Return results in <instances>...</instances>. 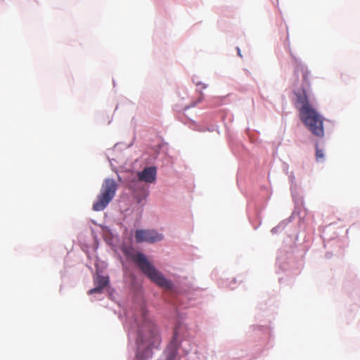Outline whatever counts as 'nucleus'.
<instances>
[{
    "label": "nucleus",
    "instance_id": "1",
    "mask_svg": "<svg viewBox=\"0 0 360 360\" xmlns=\"http://www.w3.org/2000/svg\"><path fill=\"white\" fill-rule=\"evenodd\" d=\"M300 72L302 77L301 91H295L296 99L295 105L299 110L300 118L307 128L315 136L323 137L324 136L323 117L309 103L307 91L311 86L310 72L302 64H297L295 73Z\"/></svg>",
    "mask_w": 360,
    "mask_h": 360
},
{
    "label": "nucleus",
    "instance_id": "2",
    "mask_svg": "<svg viewBox=\"0 0 360 360\" xmlns=\"http://www.w3.org/2000/svg\"><path fill=\"white\" fill-rule=\"evenodd\" d=\"M134 322L137 328V342L146 344L147 347H157L160 343L158 330L144 307L136 314Z\"/></svg>",
    "mask_w": 360,
    "mask_h": 360
},
{
    "label": "nucleus",
    "instance_id": "3",
    "mask_svg": "<svg viewBox=\"0 0 360 360\" xmlns=\"http://www.w3.org/2000/svg\"><path fill=\"white\" fill-rule=\"evenodd\" d=\"M125 255L129 257L151 281L157 285L166 290H171L173 288V283L169 280L164 277L160 271L148 261L147 257L141 252L131 254L128 251H124Z\"/></svg>",
    "mask_w": 360,
    "mask_h": 360
},
{
    "label": "nucleus",
    "instance_id": "4",
    "mask_svg": "<svg viewBox=\"0 0 360 360\" xmlns=\"http://www.w3.org/2000/svg\"><path fill=\"white\" fill-rule=\"evenodd\" d=\"M117 190V184L115 181L112 179H105L101 187L100 193L93 203V210H103L115 196Z\"/></svg>",
    "mask_w": 360,
    "mask_h": 360
},
{
    "label": "nucleus",
    "instance_id": "5",
    "mask_svg": "<svg viewBox=\"0 0 360 360\" xmlns=\"http://www.w3.org/2000/svg\"><path fill=\"white\" fill-rule=\"evenodd\" d=\"M136 242L154 243L163 239V236L155 230L138 229L135 233Z\"/></svg>",
    "mask_w": 360,
    "mask_h": 360
},
{
    "label": "nucleus",
    "instance_id": "6",
    "mask_svg": "<svg viewBox=\"0 0 360 360\" xmlns=\"http://www.w3.org/2000/svg\"><path fill=\"white\" fill-rule=\"evenodd\" d=\"M156 178V169L154 167L145 168L142 172L137 174V179H134L129 184L130 188H134L135 184L138 181H144L146 183H153Z\"/></svg>",
    "mask_w": 360,
    "mask_h": 360
},
{
    "label": "nucleus",
    "instance_id": "7",
    "mask_svg": "<svg viewBox=\"0 0 360 360\" xmlns=\"http://www.w3.org/2000/svg\"><path fill=\"white\" fill-rule=\"evenodd\" d=\"M96 287L89 291V294L101 293L109 284L108 276L98 275L94 280Z\"/></svg>",
    "mask_w": 360,
    "mask_h": 360
},
{
    "label": "nucleus",
    "instance_id": "8",
    "mask_svg": "<svg viewBox=\"0 0 360 360\" xmlns=\"http://www.w3.org/2000/svg\"><path fill=\"white\" fill-rule=\"evenodd\" d=\"M316 158L317 160H321L323 159V158H324L323 150L321 149H319L318 148H316Z\"/></svg>",
    "mask_w": 360,
    "mask_h": 360
},
{
    "label": "nucleus",
    "instance_id": "9",
    "mask_svg": "<svg viewBox=\"0 0 360 360\" xmlns=\"http://www.w3.org/2000/svg\"><path fill=\"white\" fill-rule=\"evenodd\" d=\"M195 84L196 86H200V89H204L206 88V85L200 82H195Z\"/></svg>",
    "mask_w": 360,
    "mask_h": 360
},
{
    "label": "nucleus",
    "instance_id": "10",
    "mask_svg": "<svg viewBox=\"0 0 360 360\" xmlns=\"http://www.w3.org/2000/svg\"><path fill=\"white\" fill-rule=\"evenodd\" d=\"M177 335H178L177 329L175 328V330L174 331V335H173V338H172V343H174V342H175L176 341Z\"/></svg>",
    "mask_w": 360,
    "mask_h": 360
},
{
    "label": "nucleus",
    "instance_id": "11",
    "mask_svg": "<svg viewBox=\"0 0 360 360\" xmlns=\"http://www.w3.org/2000/svg\"><path fill=\"white\" fill-rule=\"evenodd\" d=\"M202 96H200V98H199V100L198 101V103H200L201 101H202ZM197 104V102L195 103V104H193L192 106H195V105Z\"/></svg>",
    "mask_w": 360,
    "mask_h": 360
},
{
    "label": "nucleus",
    "instance_id": "12",
    "mask_svg": "<svg viewBox=\"0 0 360 360\" xmlns=\"http://www.w3.org/2000/svg\"><path fill=\"white\" fill-rule=\"evenodd\" d=\"M238 54L240 56H241L240 51V49H239L238 48Z\"/></svg>",
    "mask_w": 360,
    "mask_h": 360
}]
</instances>
